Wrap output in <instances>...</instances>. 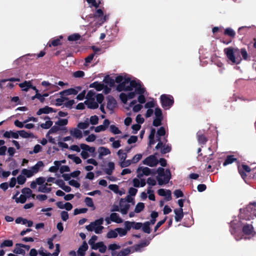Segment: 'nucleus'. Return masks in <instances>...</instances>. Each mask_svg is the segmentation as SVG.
I'll return each instance as SVG.
<instances>
[{"instance_id":"nucleus-1","label":"nucleus","mask_w":256,"mask_h":256,"mask_svg":"<svg viewBox=\"0 0 256 256\" xmlns=\"http://www.w3.org/2000/svg\"><path fill=\"white\" fill-rule=\"evenodd\" d=\"M224 52L229 64L232 65L238 64L242 62L239 49H224Z\"/></svg>"},{"instance_id":"nucleus-2","label":"nucleus","mask_w":256,"mask_h":256,"mask_svg":"<svg viewBox=\"0 0 256 256\" xmlns=\"http://www.w3.org/2000/svg\"><path fill=\"white\" fill-rule=\"evenodd\" d=\"M157 172L159 176L156 177V180L158 184L160 186H162L164 184H167L168 183L170 180L172 178L171 172L170 169L167 168L164 172V169L160 167L157 169Z\"/></svg>"},{"instance_id":"nucleus-3","label":"nucleus","mask_w":256,"mask_h":256,"mask_svg":"<svg viewBox=\"0 0 256 256\" xmlns=\"http://www.w3.org/2000/svg\"><path fill=\"white\" fill-rule=\"evenodd\" d=\"M160 100L162 107L165 110L169 109L174 103L172 96L169 94H162L160 96Z\"/></svg>"},{"instance_id":"nucleus-4","label":"nucleus","mask_w":256,"mask_h":256,"mask_svg":"<svg viewBox=\"0 0 256 256\" xmlns=\"http://www.w3.org/2000/svg\"><path fill=\"white\" fill-rule=\"evenodd\" d=\"M130 78L124 77L120 75L117 76L114 80V82L118 84L116 86V90L120 92L124 91L126 85L128 84Z\"/></svg>"},{"instance_id":"nucleus-5","label":"nucleus","mask_w":256,"mask_h":256,"mask_svg":"<svg viewBox=\"0 0 256 256\" xmlns=\"http://www.w3.org/2000/svg\"><path fill=\"white\" fill-rule=\"evenodd\" d=\"M70 44H82L84 38L78 33H74L68 36L66 40Z\"/></svg>"},{"instance_id":"nucleus-6","label":"nucleus","mask_w":256,"mask_h":256,"mask_svg":"<svg viewBox=\"0 0 256 256\" xmlns=\"http://www.w3.org/2000/svg\"><path fill=\"white\" fill-rule=\"evenodd\" d=\"M66 42V40L64 39V36L62 35L54 37L52 38L47 44L48 47L58 46H62L63 44Z\"/></svg>"},{"instance_id":"nucleus-7","label":"nucleus","mask_w":256,"mask_h":256,"mask_svg":"<svg viewBox=\"0 0 256 256\" xmlns=\"http://www.w3.org/2000/svg\"><path fill=\"white\" fill-rule=\"evenodd\" d=\"M144 164L151 167L156 166L158 163V160L155 155H150L146 158L142 162Z\"/></svg>"},{"instance_id":"nucleus-8","label":"nucleus","mask_w":256,"mask_h":256,"mask_svg":"<svg viewBox=\"0 0 256 256\" xmlns=\"http://www.w3.org/2000/svg\"><path fill=\"white\" fill-rule=\"evenodd\" d=\"M138 173L137 176L138 178H141L142 176H150V174H155L156 172H152L151 169L148 167H139L136 170Z\"/></svg>"},{"instance_id":"nucleus-9","label":"nucleus","mask_w":256,"mask_h":256,"mask_svg":"<svg viewBox=\"0 0 256 256\" xmlns=\"http://www.w3.org/2000/svg\"><path fill=\"white\" fill-rule=\"evenodd\" d=\"M145 92V88H142L141 85H140L139 87L136 88V94H139L138 98V100L140 104H144L146 102V98L144 95Z\"/></svg>"},{"instance_id":"nucleus-10","label":"nucleus","mask_w":256,"mask_h":256,"mask_svg":"<svg viewBox=\"0 0 256 256\" xmlns=\"http://www.w3.org/2000/svg\"><path fill=\"white\" fill-rule=\"evenodd\" d=\"M103 222L104 219L102 218H101L99 219L96 220L95 221L93 222H91L90 224L86 226V228L90 232H92L94 230L95 226H102V224H103Z\"/></svg>"},{"instance_id":"nucleus-11","label":"nucleus","mask_w":256,"mask_h":256,"mask_svg":"<svg viewBox=\"0 0 256 256\" xmlns=\"http://www.w3.org/2000/svg\"><path fill=\"white\" fill-rule=\"evenodd\" d=\"M150 242L148 240H143L138 244H134L132 246L130 247L131 249H133L132 252V253L134 252H140L142 248L148 246Z\"/></svg>"},{"instance_id":"nucleus-12","label":"nucleus","mask_w":256,"mask_h":256,"mask_svg":"<svg viewBox=\"0 0 256 256\" xmlns=\"http://www.w3.org/2000/svg\"><path fill=\"white\" fill-rule=\"evenodd\" d=\"M158 194L162 196H165V199L167 201L172 200V192L169 190H165L164 188H160L158 191Z\"/></svg>"},{"instance_id":"nucleus-13","label":"nucleus","mask_w":256,"mask_h":256,"mask_svg":"<svg viewBox=\"0 0 256 256\" xmlns=\"http://www.w3.org/2000/svg\"><path fill=\"white\" fill-rule=\"evenodd\" d=\"M129 85L126 84L124 91H131L132 90L133 88H138L140 86V84L134 80H131L130 78V81L128 82Z\"/></svg>"},{"instance_id":"nucleus-14","label":"nucleus","mask_w":256,"mask_h":256,"mask_svg":"<svg viewBox=\"0 0 256 256\" xmlns=\"http://www.w3.org/2000/svg\"><path fill=\"white\" fill-rule=\"evenodd\" d=\"M117 102L115 98L112 96H110L108 98V102L106 108L110 110H113L116 107Z\"/></svg>"},{"instance_id":"nucleus-15","label":"nucleus","mask_w":256,"mask_h":256,"mask_svg":"<svg viewBox=\"0 0 256 256\" xmlns=\"http://www.w3.org/2000/svg\"><path fill=\"white\" fill-rule=\"evenodd\" d=\"M56 112V110H54L52 108L48 106H46L43 108H40L36 112L38 116H40L42 114H48L50 112Z\"/></svg>"},{"instance_id":"nucleus-16","label":"nucleus","mask_w":256,"mask_h":256,"mask_svg":"<svg viewBox=\"0 0 256 256\" xmlns=\"http://www.w3.org/2000/svg\"><path fill=\"white\" fill-rule=\"evenodd\" d=\"M174 212L176 214L175 220L178 222L181 221L184 217L183 210L182 208H176L174 210Z\"/></svg>"},{"instance_id":"nucleus-17","label":"nucleus","mask_w":256,"mask_h":256,"mask_svg":"<svg viewBox=\"0 0 256 256\" xmlns=\"http://www.w3.org/2000/svg\"><path fill=\"white\" fill-rule=\"evenodd\" d=\"M88 245L86 242L84 241L81 246L78 248V256H84L86 251L88 249Z\"/></svg>"},{"instance_id":"nucleus-18","label":"nucleus","mask_w":256,"mask_h":256,"mask_svg":"<svg viewBox=\"0 0 256 256\" xmlns=\"http://www.w3.org/2000/svg\"><path fill=\"white\" fill-rule=\"evenodd\" d=\"M84 104L87 106V107L90 109L94 110L98 107V104L97 102H95L94 99L86 100Z\"/></svg>"},{"instance_id":"nucleus-19","label":"nucleus","mask_w":256,"mask_h":256,"mask_svg":"<svg viewBox=\"0 0 256 256\" xmlns=\"http://www.w3.org/2000/svg\"><path fill=\"white\" fill-rule=\"evenodd\" d=\"M70 132L72 136L76 138H81L82 137V132L77 128H74L70 130Z\"/></svg>"},{"instance_id":"nucleus-20","label":"nucleus","mask_w":256,"mask_h":256,"mask_svg":"<svg viewBox=\"0 0 256 256\" xmlns=\"http://www.w3.org/2000/svg\"><path fill=\"white\" fill-rule=\"evenodd\" d=\"M98 152H99L98 158H102L103 156H106L110 154V150L104 146L100 147L98 149Z\"/></svg>"},{"instance_id":"nucleus-21","label":"nucleus","mask_w":256,"mask_h":256,"mask_svg":"<svg viewBox=\"0 0 256 256\" xmlns=\"http://www.w3.org/2000/svg\"><path fill=\"white\" fill-rule=\"evenodd\" d=\"M124 199L121 198L120 202V212L123 214H126L128 213V212L130 208V205L128 204H126L124 206L123 205Z\"/></svg>"},{"instance_id":"nucleus-22","label":"nucleus","mask_w":256,"mask_h":256,"mask_svg":"<svg viewBox=\"0 0 256 256\" xmlns=\"http://www.w3.org/2000/svg\"><path fill=\"white\" fill-rule=\"evenodd\" d=\"M94 52L92 54H90L88 56L85 58V62L86 63H90L93 60L96 54H99V52H101L102 49H92Z\"/></svg>"},{"instance_id":"nucleus-23","label":"nucleus","mask_w":256,"mask_h":256,"mask_svg":"<svg viewBox=\"0 0 256 256\" xmlns=\"http://www.w3.org/2000/svg\"><path fill=\"white\" fill-rule=\"evenodd\" d=\"M108 168L104 169V171L108 175L110 176L114 170V164L113 162H108Z\"/></svg>"},{"instance_id":"nucleus-24","label":"nucleus","mask_w":256,"mask_h":256,"mask_svg":"<svg viewBox=\"0 0 256 256\" xmlns=\"http://www.w3.org/2000/svg\"><path fill=\"white\" fill-rule=\"evenodd\" d=\"M108 168L104 169V171L108 175L110 176L114 170V164L113 162H108Z\"/></svg>"},{"instance_id":"nucleus-25","label":"nucleus","mask_w":256,"mask_h":256,"mask_svg":"<svg viewBox=\"0 0 256 256\" xmlns=\"http://www.w3.org/2000/svg\"><path fill=\"white\" fill-rule=\"evenodd\" d=\"M111 221L117 224H120L122 222V220L120 217L119 214L116 212H112L110 215Z\"/></svg>"},{"instance_id":"nucleus-26","label":"nucleus","mask_w":256,"mask_h":256,"mask_svg":"<svg viewBox=\"0 0 256 256\" xmlns=\"http://www.w3.org/2000/svg\"><path fill=\"white\" fill-rule=\"evenodd\" d=\"M240 54L242 55V58L246 61H250L251 59L249 52H247L246 49H240Z\"/></svg>"},{"instance_id":"nucleus-27","label":"nucleus","mask_w":256,"mask_h":256,"mask_svg":"<svg viewBox=\"0 0 256 256\" xmlns=\"http://www.w3.org/2000/svg\"><path fill=\"white\" fill-rule=\"evenodd\" d=\"M253 226L252 224H247L242 228V232L246 235H250L253 232Z\"/></svg>"},{"instance_id":"nucleus-28","label":"nucleus","mask_w":256,"mask_h":256,"mask_svg":"<svg viewBox=\"0 0 256 256\" xmlns=\"http://www.w3.org/2000/svg\"><path fill=\"white\" fill-rule=\"evenodd\" d=\"M104 84L98 82H94L90 84L89 87L94 88L97 91H100L104 88Z\"/></svg>"},{"instance_id":"nucleus-29","label":"nucleus","mask_w":256,"mask_h":256,"mask_svg":"<svg viewBox=\"0 0 256 256\" xmlns=\"http://www.w3.org/2000/svg\"><path fill=\"white\" fill-rule=\"evenodd\" d=\"M44 120H48L45 123L42 124H40V127L44 129H48L50 128L52 125V122L50 120V118L48 116H46L44 118Z\"/></svg>"},{"instance_id":"nucleus-30","label":"nucleus","mask_w":256,"mask_h":256,"mask_svg":"<svg viewBox=\"0 0 256 256\" xmlns=\"http://www.w3.org/2000/svg\"><path fill=\"white\" fill-rule=\"evenodd\" d=\"M44 166V163L42 161H38L34 166L30 168L33 174L38 172L40 168Z\"/></svg>"},{"instance_id":"nucleus-31","label":"nucleus","mask_w":256,"mask_h":256,"mask_svg":"<svg viewBox=\"0 0 256 256\" xmlns=\"http://www.w3.org/2000/svg\"><path fill=\"white\" fill-rule=\"evenodd\" d=\"M237 160V159L234 157L233 155L228 156L223 164L224 166H226L228 164H231L233 162Z\"/></svg>"},{"instance_id":"nucleus-32","label":"nucleus","mask_w":256,"mask_h":256,"mask_svg":"<svg viewBox=\"0 0 256 256\" xmlns=\"http://www.w3.org/2000/svg\"><path fill=\"white\" fill-rule=\"evenodd\" d=\"M18 85L22 90L27 92L31 86V82L30 81H24V82L20 83Z\"/></svg>"},{"instance_id":"nucleus-33","label":"nucleus","mask_w":256,"mask_h":256,"mask_svg":"<svg viewBox=\"0 0 256 256\" xmlns=\"http://www.w3.org/2000/svg\"><path fill=\"white\" fill-rule=\"evenodd\" d=\"M104 82L108 85L110 87H112L114 84V80L112 78L108 75L106 76L104 79Z\"/></svg>"},{"instance_id":"nucleus-34","label":"nucleus","mask_w":256,"mask_h":256,"mask_svg":"<svg viewBox=\"0 0 256 256\" xmlns=\"http://www.w3.org/2000/svg\"><path fill=\"white\" fill-rule=\"evenodd\" d=\"M150 224H151L148 222H144L142 224V230L145 233L150 234L151 232V228H150Z\"/></svg>"},{"instance_id":"nucleus-35","label":"nucleus","mask_w":256,"mask_h":256,"mask_svg":"<svg viewBox=\"0 0 256 256\" xmlns=\"http://www.w3.org/2000/svg\"><path fill=\"white\" fill-rule=\"evenodd\" d=\"M224 34V35L229 36L231 38H234L235 36L236 32L232 28H228L225 29Z\"/></svg>"},{"instance_id":"nucleus-36","label":"nucleus","mask_w":256,"mask_h":256,"mask_svg":"<svg viewBox=\"0 0 256 256\" xmlns=\"http://www.w3.org/2000/svg\"><path fill=\"white\" fill-rule=\"evenodd\" d=\"M14 253L17 254L24 255L26 251L22 247L19 246H16L15 248L12 250Z\"/></svg>"},{"instance_id":"nucleus-37","label":"nucleus","mask_w":256,"mask_h":256,"mask_svg":"<svg viewBox=\"0 0 256 256\" xmlns=\"http://www.w3.org/2000/svg\"><path fill=\"white\" fill-rule=\"evenodd\" d=\"M18 134L24 138H32L34 134L32 133H28L24 130H21L18 131Z\"/></svg>"},{"instance_id":"nucleus-38","label":"nucleus","mask_w":256,"mask_h":256,"mask_svg":"<svg viewBox=\"0 0 256 256\" xmlns=\"http://www.w3.org/2000/svg\"><path fill=\"white\" fill-rule=\"evenodd\" d=\"M81 88L80 86H76V88H70L67 89V92H68V96L71 94L76 95L78 94V91L81 90Z\"/></svg>"},{"instance_id":"nucleus-39","label":"nucleus","mask_w":256,"mask_h":256,"mask_svg":"<svg viewBox=\"0 0 256 256\" xmlns=\"http://www.w3.org/2000/svg\"><path fill=\"white\" fill-rule=\"evenodd\" d=\"M158 212L155 211L152 212L150 214L151 219L150 221H148L151 224H154L156 222V218L158 217Z\"/></svg>"},{"instance_id":"nucleus-40","label":"nucleus","mask_w":256,"mask_h":256,"mask_svg":"<svg viewBox=\"0 0 256 256\" xmlns=\"http://www.w3.org/2000/svg\"><path fill=\"white\" fill-rule=\"evenodd\" d=\"M198 140L200 144H204L208 142V138L203 134H198Z\"/></svg>"},{"instance_id":"nucleus-41","label":"nucleus","mask_w":256,"mask_h":256,"mask_svg":"<svg viewBox=\"0 0 256 256\" xmlns=\"http://www.w3.org/2000/svg\"><path fill=\"white\" fill-rule=\"evenodd\" d=\"M13 246V242L12 240H4L0 244V247L3 248L4 247H10Z\"/></svg>"},{"instance_id":"nucleus-42","label":"nucleus","mask_w":256,"mask_h":256,"mask_svg":"<svg viewBox=\"0 0 256 256\" xmlns=\"http://www.w3.org/2000/svg\"><path fill=\"white\" fill-rule=\"evenodd\" d=\"M144 204L143 202H138L134 208V212L140 213L144 210Z\"/></svg>"},{"instance_id":"nucleus-43","label":"nucleus","mask_w":256,"mask_h":256,"mask_svg":"<svg viewBox=\"0 0 256 256\" xmlns=\"http://www.w3.org/2000/svg\"><path fill=\"white\" fill-rule=\"evenodd\" d=\"M20 81V78H12L9 79H4L0 81V87L2 88L3 86L8 82H18Z\"/></svg>"},{"instance_id":"nucleus-44","label":"nucleus","mask_w":256,"mask_h":256,"mask_svg":"<svg viewBox=\"0 0 256 256\" xmlns=\"http://www.w3.org/2000/svg\"><path fill=\"white\" fill-rule=\"evenodd\" d=\"M68 158L72 160L76 164H80L82 162L81 159L78 156H76L74 154H69L68 156Z\"/></svg>"},{"instance_id":"nucleus-45","label":"nucleus","mask_w":256,"mask_h":256,"mask_svg":"<svg viewBox=\"0 0 256 256\" xmlns=\"http://www.w3.org/2000/svg\"><path fill=\"white\" fill-rule=\"evenodd\" d=\"M48 185L47 183H46L44 186H40L38 188V191L42 192L44 193H49L52 190L51 188H47L46 186Z\"/></svg>"},{"instance_id":"nucleus-46","label":"nucleus","mask_w":256,"mask_h":256,"mask_svg":"<svg viewBox=\"0 0 256 256\" xmlns=\"http://www.w3.org/2000/svg\"><path fill=\"white\" fill-rule=\"evenodd\" d=\"M118 236L117 232L115 230H110L106 234V237L108 238H116Z\"/></svg>"},{"instance_id":"nucleus-47","label":"nucleus","mask_w":256,"mask_h":256,"mask_svg":"<svg viewBox=\"0 0 256 256\" xmlns=\"http://www.w3.org/2000/svg\"><path fill=\"white\" fill-rule=\"evenodd\" d=\"M22 174L26 176L28 178H30L34 176V174L30 169L28 170L26 168H24L22 170Z\"/></svg>"},{"instance_id":"nucleus-48","label":"nucleus","mask_w":256,"mask_h":256,"mask_svg":"<svg viewBox=\"0 0 256 256\" xmlns=\"http://www.w3.org/2000/svg\"><path fill=\"white\" fill-rule=\"evenodd\" d=\"M110 132L114 134H118L121 133V131L115 125H110Z\"/></svg>"},{"instance_id":"nucleus-49","label":"nucleus","mask_w":256,"mask_h":256,"mask_svg":"<svg viewBox=\"0 0 256 256\" xmlns=\"http://www.w3.org/2000/svg\"><path fill=\"white\" fill-rule=\"evenodd\" d=\"M104 12L101 9H97L94 14V18H100L103 16Z\"/></svg>"},{"instance_id":"nucleus-50","label":"nucleus","mask_w":256,"mask_h":256,"mask_svg":"<svg viewBox=\"0 0 256 256\" xmlns=\"http://www.w3.org/2000/svg\"><path fill=\"white\" fill-rule=\"evenodd\" d=\"M251 60L256 62V49H248Z\"/></svg>"},{"instance_id":"nucleus-51","label":"nucleus","mask_w":256,"mask_h":256,"mask_svg":"<svg viewBox=\"0 0 256 256\" xmlns=\"http://www.w3.org/2000/svg\"><path fill=\"white\" fill-rule=\"evenodd\" d=\"M22 192L23 194H24V195H26V198H28L30 197V194L32 193V190L28 188H22Z\"/></svg>"},{"instance_id":"nucleus-52","label":"nucleus","mask_w":256,"mask_h":256,"mask_svg":"<svg viewBox=\"0 0 256 256\" xmlns=\"http://www.w3.org/2000/svg\"><path fill=\"white\" fill-rule=\"evenodd\" d=\"M95 94L96 92H94V90H90L87 93V94L86 96V98H87L88 100L94 99V97L95 96Z\"/></svg>"},{"instance_id":"nucleus-53","label":"nucleus","mask_w":256,"mask_h":256,"mask_svg":"<svg viewBox=\"0 0 256 256\" xmlns=\"http://www.w3.org/2000/svg\"><path fill=\"white\" fill-rule=\"evenodd\" d=\"M88 126L89 122L86 121L84 122H80L77 125L78 128L82 130L86 128Z\"/></svg>"},{"instance_id":"nucleus-54","label":"nucleus","mask_w":256,"mask_h":256,"mask_svg":"<svg viewBox=\"0 0 256 256\" xmlns=\"http://www.w3.org/2000/svg\"><path fill=\"white\" fill-rule=\"evenodd\" d=\"M115 230L117 232V233L119 234L120 236H124L126 234L127 231L125 230V228H118L115 229Z\"/></svg>"},{"instance_id":"nucleus-55","label":"nucleus","mask_w":256,"mask_h":256,"mask_svg":"<svg viewBox=\"0 0 256 256\" xmlns=\"http://www.w3.org/2000/svg\"><path fill=\"white\" fill-rule=\"evenodd\" d=\"M68 123V119H59L56 122V124L58 126H64L66 125Z\"/></svg>"},{"instance_id":"nucleus-56","label":"nucleus","mask_w":256,"mask_h":256,"mask_svg":"<svg viewBox=\"0 0 256 256\" xmlns=\"http://www.w3.org/2000/svg\"><path fill=\"white\" fill-rule=\"evenodd\" d=\"M26 200V196L24 194H21L19 198H16V202L17 203L24 204Z\"/></svg>"},{"instance_id":"nucleus-57","label":"nucleus","mask_w":256,"mask_h":256,"mask_svg":"<svg viewBox=\"0 0 256 256\" xmlns=\"http://www.w3.org/2000/svg\"><path fill=\"white\" fill-rule=\"evenodd\" d=\"M154 114L156 118H163L162 111L159 107H157L155 108Z\"/></svg>"},{"instance_id":"nucleus-58","label":"nucleus","mask_w":256,"mask_h":256,"mask_svg":"<svg viewBox=\"0 0 256 256\" xmlns=\"http://www.w3.org/2000/svg\"><path fill=\"white\" fill-rule=\"evenodd\" d=\"M87 211L88 208H76L74 210V215H77L80 214L86 213Z\"/></svg>"},{"instance_id":"nucleus-59","label":"nucleus","mask_w":256,"mask_h":256,"mask_svg":"<svg viewBox=\"0 0 256 256\" xmlns=\"http://www.w3.org/2000/svg\"><path fill=\"white\" fill-rule=\"evenodd\" d=\"M90 123L92 125H96L98 124V118L97 116H91L90 119Z\"/></svg>"},{"instance_id":"nucleus-60","label":"nucleus","mask_w":256,"mask_h":256,"mask_svg":"<svg viewBox=\"0 0 256 256\" xmlns=\"http://www.w3.org/2000/svg\"><path fill=\"white\" fill-rule=\"evenodd\" d=\"M84 202L86 206L89 207H94V204L92 198L90 197H86L84 199Z\"/></svg>"},{"instance_id":"nucleus-61","label":"nucleus","mask_w":256,"mask_h":256,"mask_svg":"<svg viewBox=\"0 0 256 256\" xmlns=\"http://www.w3.org/2000/svg\"><path fill=\"white\" fill-rule=\"evenodd\" d=\"M26 181V178L24 177V176L20 174L17 177V182L19 184H24Z\"/></svg>"},{"instance_id":"nucleus-62","label":"nucleus","mask_w":256,"mask_h":256,"mask_svg":"<svg viewBox=\"0 0 256 256\" xmlns=\"http://www.w3.org/2000/svg\"><path fill=\"white\" fill-rule=\"evenodd\" d=\"M171 146L168 145H164L162 148L161 149V152L162 154H165L170 152L171 151Z\"/></svg>"},{"instance_id":"nucleus-63","label":"nucleus","mask_w":256,"mask_h":256,"mask_svg":"<svg viewBox=\"0 0 256 256\" xmlns=\"http://www.w3.org/2000/svg\"><path fill=\"white\" fill-rule=\"evenodd\" d=\"M108 188L116 194L119 192L118 186L116 184H111L108 186Z\"/></svg>"},{"instance_id":"nucleus-64","label":"nucleus","mask_w":256,"mask_h":256,"mask_svg":"<svg viewBox=\"0 0 256 256\" xmlns=\"http://www.w3.org/2000/svg\"><path fill=\"white\" fill-rule=\"evenodd\" d=\"M162 118H156L152 122V124L154 126H158L162 124Z\"/></svg>"}]
</instances>
